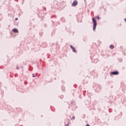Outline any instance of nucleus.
Here are the masks:
<instances>
[{
	"label": "nucleus",
	"instance_id": "obj_27",
	"mask_svg": "<svg viewBox=\"0 0 126 126\" xmlns=\"http://www.w3.org/2000/svg\"><path fill=\"white\" fill-rule=\"evenodd\" d=\"M25 64H26V63H25Z\"/></svg>",
	"mask_w": 126,
	"mask_h": 126
},
{
	"label": "nucleus",
	"instance_id": "obj_16",
	"mask_svg": "<svg viewBox=\"0 0 126 126\" xmlns=\"http://www.w3.org/2000/svg\"><path fill=\"white\" fill-rule=\"evenodd\" d=\"M62 89L63 91H64V87H62Z\"/></svg>",
	"mask_w": 126,
	"mask_h": 126
},
{
	"label": "nucleus",
	"instance_id": "obj_3",
	"mask_svg": "<svg viewBox=\"0 0 126 126\" xmlns=\"http://www.w3.org/2000/svg\"><path fill=\"white\" fill-rule=\"evenodd\" d=\"M120 72L118 70L113 71L110 72L111 75H119Z\"/></svg>",
	"mask_w": 126,
	"mask_h": 126
},
{
	"label": "nucleus",
	"instance_id": "obj_26",
	"mask_svg": "<svg viewBox=\"0 0 126 126\" xmlns=\"http://www.w3.org/2000/svg\"><path fill=\"white\" fill-rule=\"evenodd\" d=\"M38 16L39 17V15H38Z\"/></svg>",
	"mask_w": 126,
	"mask_h": 126
},
{
	"label": "nucleus",
	"instance_id": "obj_19",
	"mask_svg": "<svg viewBox=\"0 0 126 126\" xmlns=\"http://www.w3.org/2000/svg\"><path fill=\"white\" fill-rule=\"evenodd\" d=\"M61 99H63V96L62 95L61 97H60Z\"/></svg>",
	"mask_w": 126,
	"mask_h": 126
},
{
	"label": "nucleus",
	"instance_id": "obj_22",
	"mask_svg": "<svg viewBox=\"0 0 126 126\" xmlns=\"http://www.w3.org/2000/svg\"><path fill=\"white\" fill-rule=\"evenodd\" d=\"M124 21H125V22H126V18H125V19H124Z\"/></svg>",
	"mask_w": 126,
	"mask_h": 126
},
{
	"label": "nucleus",
	"instance_id": "obj_13",
	"mask_svg": "<svg viewBox=\"0 0 126 126\" xmlns=\"http://www.w3.org/2000/svg\"><path fill=\"white\" fill-rule=\"evenodd\" d=\"M39 36H40V37H42V35H43V32H39Z\"/></svg>",
	"mask_w": 126,
	"mask_h": 126
},
{
	"label": "nucleus",
	"instance_id": "obj_23",
	"mask_svg": "<svg viewBox=\"0 0 126 126\" xmlns=\"http://www.w3.org/2000/svg\"><path fill=\"white\" fill-rule=\"evenodd\" d=\"M21 68H23V66H21Z\"/></svg>",
	"mask_w": 126,
	"mask_h": 126
},
{
	"label": "nucleus",
	"instance_id": "obj_21",
	"mask_svg": "<svg viewBox=\"0 0 126 126\" xmlns=\"http://www.w3.org/2000/svg\"><path fill=\"white\" fill-rule=\"evenodd\" d=\"M86 126H90L89 125V124H87V125H86Z\"/></svg>",
	"mask_w": 126,
	"mask_h": 126
},
{
	"label": "nucleus",
	"instance_id": "obj_5",
	"mask_svg": "<svg viewBox=\"0 0 126 126\" xmlns=\"http://www.w3.org/2000/svg\"><path fill=\"white\" fill-rule=\"evenodd\" d=\"M70 48L72 50V52L74 53H76V49H75V47H73L72 45H70Z\"/></svg>",
	"mask_w": 126,
	"mask_h": 126
},
{
	"label": "nucleus",
	"instance_id": "obj_15",
	"mask_svg": "<svg viewBox=\"0 0 126 126\" xmlns=\"http://www.w3.org/2000/svg\"><path fill=\"white\" fill-rule=\"evenodd\" d=\"M32 77H36V76L35 75V74H34V73H32Z\"/></svg>",
	"mask_w": 126,
	"mask_h": 126
},
{
	"label": "nucleus",
	"instance_id": "obj_17",
	"mask_svg": "<svg viewBox=\"0 0 126 126\" xmlns=\"http://www.w3.org/2000/svg\"><path fill=\"white\" fill-rule=\"evenodd\" d=\"M69 125V123L68 122V123L66 125H65V126H68Z\"/></svg>",
	"mask_w": 126,
	"mask_h": 126
},
{
	"label": "nucleus",
	"instance_id": "obj_18",
	"mask_svg": "<svg viewBox=\"0 0 126 126\" xmlns=\"http://www.w3.org/2000/svg\"><path fill=\"white\" fill-rule=\"evenodd\" d=\"M53 17L56 18V16H52L51 17V18H53Z\"/></svg>",
	"mask_w": 126,
	"mask_h": 126
},
{
	"label": "nucleus",
	"instance_id": "obj_7",
	"mask_svg": "<svg viewBox=\"0 0 126 126\" xmlns=\"http://www.w3.org/2000/svg\"><path fill=\"white\" fill-rule=\"evenodd\" d=\"M61 21H62V22H65V19H64V18L62 17L61 19Z\"/></svg>",
	"mask_w": 126,
	"mask_h": 126
},
{
	"label": "nucleus",
	"instance_id": "obj_2",
	"mask_svg": "<svg viewBox=\"0 0 126 126\" xmlns=\"http://www.w3.org/2000/svg\"><path fill=\"white\" fill-rule=\"evenodd\" d=\"M95 87H96V88L95 89L96 92H100V90H101V88H102V87L101 86H100L99 84L95 85Z\"/></svg>",
	"mask_w": 126,
	"mask_h": 126
},
{
	"label": "nucleus",
	"instance_id": "obj_4",
	"mask_svg": "<svg viewBox=\"0 0 126 126\" xmlns=\"http://www.w3.org/2000/svg\"><path fill=\"white\" fill-rule=\"evenodd\" d=\"M78 4V2H77V0H74V1L72 2L71 4V6H76Z\"/></svg>",
	"mask_w": 126,
	"mask_h": 126
},
{
	"label": "nucleus",
	"instance_id": "obj_25",
	"mask_svg": "<svg viewBox=\"0 0 126 126\" xmlns=\"http://www.w3.org/2000/svg\"><path fill=\"white\" fill-rule=\"evenodd\" d=\"M52 23H53V22H54V21H52Z\"/></svg>",
	"mask_w": 126,
	"mask_h": 126
},
{
	"label": "nucleus",
	"instance_id": "obj_24",
	"mask_svg": "<svg viewBox=\"0 0 126 126\" xmlns=\"http://www.w3.org/2000/svg\"><path fill=\"white\" fill-rule=\"evenodd\" d=\"M122 60H120V61H119L120 62V63H122Z\"/></svg>",
	"mask_w": 126,
	"mask_h": 126
},
{
	"label": "nucleus",
	"instance_id": "obj_8",
	"mask_svg": "<svg viewBox=\"0 0 126 126\" xmlns=\"http://www.w3.org/2000/svg\"><path fill=\"white\" fill-rule=\"evenodd\" d=\"M92 63H97L98 62V60L95 59L94 61L93 60L92 61Z\"/></svg>",
	"mask_w": 126,
	"mask_h": 126
},
{
	"label": "nucleus",
	"instance_id": "obj_6",
	"mask_svg": "<svg viewBox=\"0 0 126 126\" xmlns=\"http://www.w3.org/2000/svg\"><path fill=\"white\" fill-rule=\"evenodd\" d=\"M13 32H14V33H18V29H16V28H14L12 30Z\"/></svg>",
	"mask_w": 126,
	"mask_h": 126
},
{
	"label": "nucleus",
	"instance_id": "obj_20",
	"mask_svg": "<svg viewBox=\"0 0 126 126\" xmlns=\"http://www.w3.org/2000/svg\"><path fill=\"white\" fill-rule=\"evenodd\" d=\"M15 20H16V21L18 20V18H16L15 19Z\"/></svg>",
	"mask_w": 126,
	"mask_h": 126
},
{
	"label": "nucleus",
	"instance_id": "obj_1",
	"mask_svg": "<svg viewBox=\"0 0 126 126\" xmlns=\"http://www.w3.org/2000/svg\"><path fill=\"white\" fill-rule=\"evenodd\" d=\"M92 23L93 24V31H95V30H96V28L97 27V20H96V18H92Z\"/></svg>",
	"mask_w": 126,
	"mask_h": 126
},
{
	"label": "nucleus",
	"instance_id": "obj_10",
	"mask_svg": "<svg viewBox=\"0 0 126 126\" xmlns=\"http://www.w3.org/2000/svg\"><path fill=\"white\" fill-rule=\"evenodd\" d=\"M76 108L73 107V108H71V110L73 111V112H74V111H76Z\"/></svg>",
	"mask_w": 126,
	"mask_h": 126
},
{
	"label": "nucleus",
	"instance_id": "obj_9",
	"mask_svg": "<svg viewBox=\"0 0 126 126\" xmlns=\"http://www.w3.org/2000/svg\"><path fill=\"white\" fill-rule=\"evenodd\" d=\"M110 49H113L115 48V46L113 45V44H111L109 46Z\"/></svg>",
	"mask_w": 126,
	"mask_h": 126
},
{
	"label": "nucleus",
	"instance_id": "obj_14",
	"mask_svg": "<svg viewBox=\"0 0 126 126\" xmlns=\"http://www.w3.org/2000/svg\"><path fill=\"white\" fill-rule=\"evenodd\" d=\"M19 68H20V67L18 66H17L16 67V69H17V70H19Z\"/></svg>",
	"mask_w": 126,
	"mask_h": 126
},
{
	"label": "nucleus",
	"instance_id": "obj_12",
	"mask_svg": "<svg viewBox=\"0 0 126 126\" xmlns=\"http://www.w3.org/2000/svg\"><path fill=\"white\" fill-rule=\"evenodd\" d=\"M71 121H74V120H75V116H73L72 117V118L71 119Z\"/></svg>",
	"mask_w": 126,
	"mask_h": 126
},
{
	"label": "nucleus",
	"instance_id": "obj_11",
	"mask_svg": "<svg viewBox=\"0 0 126 126\" xmlns=\"http://www.w3.org/2000/svg\"><path fill=\"white\" fill-rule=\"evenodd\" d=\"M97 20H100L101 19V18H100V16H97L96 17Z\"/></svg>",
	"mask_w": 126,
	"mask_h": 126
}]
</instances>
